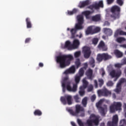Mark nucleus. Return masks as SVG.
Masks as SVG:
<instances>
[{
  "label": "nucleus",
  "instance_id": "cd10ccee",
  "mask_svg": "<svg viewBox=\"0 0 126 126\" xmlns=\"http://www.w3.org/2000/svg\"><path fill=\"white\" fill-rule=\"evenodd\" d=\"M116 108V111L122 110V103L120 102H116L114 104Z\"/></svg>",
  "mask_w": 126,
  "mask_h": 126
},
{
  "label": "nucleus",
  "instance_id": "412c9836",
  "mask_svg": "<svg viewBox=\"0 0 126 126\" xmlns=\"http://www.w3.org/2000/svg\"><path fill=\"white\" fill-rule=\"evenodd\" d=\"M79 45H80V42H79V40L78 39L74 40L73 42V44H72L73 49H77Z\"/></svg>",
  "mask_w": 126,
  "mask_h": 126
},
{
  "label": "nucleus",
  "instance_id": "b1692460",
  "mask_svg": "<svg viewBox=\"0 0 126 126\" xmlns=\"http://www.w3.org/2000/svg\"><path fill=\"white\" fill-rule=\"evenodd\" d=\"M81 77L79 76V75H76L75 77V82L76 84H74L73 85H76V91H77V85L80 82V78Z\"/></svg>",
  "mask_w": 126,
  "mask_h": 126
},
{
  "label": "nucleus",
  "instance_id": "774afa93",
  "mask_svg": "<svg viewBox=\"0 0 126 126\" xmlns=\"http://www.w3.org/2000/svg\"><path fill=\"white\" fill-rule=\"evenodd\" d=\"M122 47L123 48H124L125 49H126V44H123L122 45Z\"/></svg>",
  "mask_w": 126,
  "mask_h": 126
},
{
  "label": "nucleus",
  "instance_id": "1a4fd4ad",
  "mask_svg": "<svg viewBox=\"0 0 126 126\" xmlns=\"http://www.w3.org/2000/svg\"><path fill=\"white\" fill-rule=\"evenodd\" d=\"M119 123V117L118 115H115L113 117L112 122L109 121L107 123V126H118Z\"/></svg>",
  "mask_w": 126,
  "mask_h": 126
},
{
  "label": "nucleus",
  "instance_id": "e2e57ef3",
  "mask_svg": "<svg viewBox=\"0 0 126 126\" xmlns=\"http://www.w3.org/2000/svg\"><path fill=\"white\" fill-rule=\"evenodd\" d=\"M104 25H106V26H110V23L108 21H106L104 23Z\"/></svg>",
  "mask_w": 126,
  "mask_h": 126
},
{
  "label": "nucleus",
  "instance_id": "423d86ee",
  "mask_svg": "<svg viewBox=\"0 0 126 126\" xmlns=\"http://www.w3.org/2000/svg\"><path fill=\"white\" fill-rule=\"evenodd\" d=\"M60 101L63 105H72V96L69 94H65L63 96H61Z\"/></svg>",
  "mask_w": 126,
  "mask_h": 126
},
{
  "label": "nucleus",
  "instance_id": "20e7f679",
  "mask_svg": "<svg viewBox=\"0 0 126 126\" xmlns=\"http://www.w3.org/2000/svg\"><path fill=\"white\" fill-rule=\"evenodd\" d=\"M68 111L69 113L72 115V116H75V117H78V114L81 112H82V113L80 115V117H84L85 116V113H84V108L79 104H77L75 106V111H74L72 109H68Z\"/></svg>",
  "mask_w": 126,
  "mask_h": 126
},
{
  "label": "nucleus",
  "instance_id": "6e6552de",
  "mask_svg": "<svg viewBox=\"0 0 126 126\" xmlns=\"http://www.w3.org/2000/svg\"><path fill=\"white\" fill-rule=\"evenodd\" d=\"M97 94L99 97H101L102 96H103L104 97H108V96H110V95L112 94V92L108 90L107 88H104L103 89L98 90Z\"/></svg>",
  "mask_w": 126,
  "mask_h": 126
},
{
  "label": "nucleus",
  "instance_id": "de8ad7c7",
  "mask_svg": "<svg viewBox=\"0 0 126 126\" xmlns=\"http://www.w3.org/2000/svg\"><path fill=\"white\" fill-rule=\"evenodd\" d=\"M81 55V52L80 51H77L74 53V56L75 58H79Z\"/></svg>",
  "mask_w": 126,
  "mask_h": 126
},
{
  "label": "nucleus",
  "instance_id": "0eeeda50",
  "mask_svg": "<svg viewBox=\"0 0 126 126\" xmlns=\"http://www.w3.org/2000/svg\"><path fill=\"white\" fill-rule=\"evenodd\" d=\"M111 12L113 14L111 15V17L117 19L120 18V12L121 11V8L118 6H114L111 8Z\"/></svg>",
  "mask_w": 126,
  "mask_h": 126
},
{
  "label": "nucleus",
  "instance_id": "603ef678",
  "mask_svg": "<svg viewBox=\"0 0 126 126\" xmlns=\"http://www.w3.org/2000/svg\"><path fill=\"white\" fill-rule=\"evenodd\" d=\"M77 123L79 126H84V124H83V122H82V121H81V120L78 119Z\"/></svg>",
  "mask_w": 126,
  "mask_h": 126
},
{
  "label": "nucleus",
  "instance_id": "5fc2aeb1",
  "mask_svg": "<svg viewBox=\"0 0 126 126\" xmlns=\"http://www.w3.org/2000/svg\"><path fill=\"white\" fill-rule=\"evenodd\" d=\"M114 85V83L112 81H109L107 83V86H113Z\"/></svg>",
  "mask_w": 126,
  "mask_h": 126
},
{
  "label": "nucleus",
  "instance_id": "09e8293b",
  "mask_svg": "<svg viewBox=\"0 0 126 126\" xmlns=\"http://www.w3.org/2000/svg\"><path fill=\"white\" fill-rule=\"evenodd\" d=\"M120 126H126V121L125 119H123L121 120L120 122Z\"/></svg>",
  "mask_w": 126,
  "mask_h": 126
},
{
  "label": "nucleus",
  "instance_id": "c9c22d12",
  "mask_svg": "<svg viewBox=\"0 0 126 126\" xmlns=\"http://www.w3.org/2000/svg\"><path fill=\"white\" fill-rule=\"evenodd\" d=\"M101 31V29L99 27H96L94 26L93 30V34H96V33H98Z\"/></svg>",
  "mask_w": 126,
  "mask_h": 126
},
{
  "label": "nucleus",
  "instance_id": "e433bc0d",
  "mask_svg": "<svg viewBox=\"0 0 126 126\" xmlns=\"http://www.w3.org/2000/svg\"><path fill=\"white\" fill-rule=\"evenodd\" d=\"M74 100L76 103H80V101H81V98L79 97L78 94H76L73 97Z\"/></svg>",
  "mask_w": 126,
  "mask_h": 126
},
{
  "label": "nucleus",
  "instance_id": "f8f14e48",
  "mask_svg": "<svg viewBox=\"0 0 126 126\" xmlns=\"http://www.w3.org/2000/svg\"><path fill=\"white\" fill-rule=\"evenodd\" d=\"M122 74V71L120 70L118 72L116 73L115 70L111 71L110 73V75L112 78L114 77H116V78L114 80V81H117L118 78L121 76Z\"/></svg>",
  "mask_w": 126,
  "mask_h": 126
},
{
  "label": "nucleus",
  "instance_id": "0e129e2a",
  "mask_svg": "<svg viewBox=\"0 0 126 126\" xmlns=\"http://www.w3.org/2000/svg\"><path fill=\"white\" fill-rule=\"evenodd\" d=\"M39 66H40V67H43V66H44V64L42 63H39Z\"/></svg>",
  "mask_w": 126,
  "mask_h": 126
},
{
  "label": "nucleus",
  "instance_id": "2eb2a0df",
  "mask_svg": "<svg viewBox=\"0 0 126 126\" xmlns=\"http://www.w3.org/2000/svg\"><path fill=\"white\" fill-rule=\"evenodd\" d=\"M86 75H87L88 78L90 80H93L94 78V75H93V70L91 69H89L86 72Z\"/></svg>",
  "mask_w": 126,
  "mask_h": 126
},
{
  "label": "nucleus",
  "instance_id": "dca6fc26",
  "mask_svg": "<svg viewBox=\"0 0 126 126\" xmlns=\"http://www.w3.org/2000/svg\"><path fill=\"white\" fill-rule=\"evenodd\" d=\"M98 110L102 116H105L106 112L107 111V105H104L103 107L101 106V107L98 108Z\"/></svg>",
  "mask_w": 126,
  "mask_h": 126
},
{
  "label": "nucleus",
  "instance_id": "58836bf2",
  "mask_svg": "<svg viewBox=\"0 0 126 126\" xmlns=\"http://www.w3.org/2000/svg\"><path fill=\"white\" fill-rule=\"evenodd\" d=\"M87 86H88V82L86 81V79H83V85L81 86L80 87H82L83 88H87Z\"/></svg>",
  "mask_w": 126,
  "mask_h": 126
},
{
  "label": "nucleus",
  "instance_id": "49530a36",
  "mask_svg": "<svg viewBox=\"0 0 126 126\" xmlns=\"http://www.w3.org/2000/svg\"><path fill=\"white\" fill-rule=\"evenodd\" d=\"M98 85L99 87H102L104 84V80L102 79H98Z\"/></svg>",
  "mask_w": 126,
  "mask_h": 126
},
{
  "label": "nucleus",
  "instance_id": "a211bd4d",
  "mask_svg": "<svg viewBox=\"0 0 126 126\" xmlns=\"http://www.w3.org/2000/svg\"><path fill=\"white\" fill-rule=\"evenodd\" d=\"M93 27L94 26H90L87 28L85 32L86 35H90V34L93 35Z\"/></svg>",
  "mask_w": 126,
  "mask_h": 126
},
{
  "label": "nucleus",
  "instance_id": "c85d7f7f",
  "mask_svg": "<svg viewBox=\"0 0 126 126\" xmlns=\"http://www.w3.org/2000/svg\"><path fill=\"white\" fill-rule=\"evenodd\" d=\"M26 22L27 24V28H32V23H31V21H30V18H27L26 19Z\"/></svg>",
  "mask_w": 126,
  "mask_h": 126
},
{
  "label": "nucleus",
  "instance_id": "4c0bfd02",
  "mask_svg": "<svg viewBox=\"0 0 126 126\" xmlns=\"http://www.w3.org/2000/svg\"><path fill=\"white\" fill-rule=\"evenodd\" d=\"M122 32H124V31L120 30L116 31L114 34V37H115V38H117V37H118L119 35H124V33Z\"/></svg>",
  "mask_w": 126,
  "mask_h": 126
},
{
  "label": "nucleus",
  "instance_id": "393cba45",
  "mask_svg": "<svg viewBox=\"0 0 126 126\" xmlns=\"http://www.w3.org/2000/svg\"><path fill=\"white\" fill-rule=\"evenodd\" d=\"M77 19L78 21V23H81L83 24L84 23V18L83 16L82 15H79L77 16Z\"/></svg>",
  "mask_w": 126,
  "mask_h": 126
},
{
  "label": "nucleus",
  "instance_id": "864d4df0",
  "mask_svg": "<svg viewBox=\"0 0 126 126\" xmlns=\"http://www.w3.org/2000/svg\"><path fill=\"white\" fill-rule=\"evenodd\" d=\"M117 3L119 5H120V6H122V5L124 4V1L123 0H117Z\"/></svg>",
  "mask_w": 126,
  "mask_h": 126
},
{
  "label": "nucleus",
  "instance_id": "37998d69",
  "mask_svg": "<svg viewBox=\"0 0 126 126\" xmlns=\"http://www.w3.org/2000/svg\"><path fill=\"white\" fill-rule=\"evenodd\" d=\"M116 41L118 43H122V42H125V41H126V38L124 37H118L116 39Z\"/></svg>",
  "mask_w": 126,
  "mask_h": 126
},
{
  "label": "nucleus",
  "instance_id": "a19ab883",
  "mask_svg": "<svg viewBox=\"0 0 126 126\" xmlns=\"http://www.w3.org/2000/svg\"><path fill=\"white\" fill-rule=\"evenodd\" d=\"M77 12V9L76 8L73 9L72 11H67L68 15H73V14H75V13H76Z\"/></svg>",
  "mask_w": 126,
  "mask_h": 126
},
{
  "label": "nucleus",
  "instance_id": "f704fd0d",
  "mask_svg": "<svg viewBox=\"0 0 126 126\" xmlns=\"http://www.w3.org/2000/svg\"><path fill=\"white\" fill-rule=\"evenodd\" d=\"M94 11H85L83 13V14H84V15H85L86 18L89 19V15H90V14L93 13Z\"/></svg>",
  "mask_w": 126,
  "mask_h": 126
},
{
  "label": "nucleus",
  "instance_id": "7ed1b4c3",
  "mask_svg": "<svg viewBox=\"0 0 126 126\" xmlns=\"http://www.w3.org/2000/svg\"><path fill=\"white\" fill-rule=\"evenodd\" d=\"M71 83V82L68 80V78L67 77H65L64 78L62 82L63 91V93L65 92V86L68 91H70L71 92H76V85H74L73 86V87H71V86H70Z\"/></svg>",
  "mask_w": 126,
  "mask_h": 126
},
{
  "label": "nucleus",
  "instance_id": "ddd939ff",
  "mask_svg": "<svg viewBox=\"0 0 126 126\" xmlns=\"http://www.w3.org/2000/svg\"><path fill=\"white\" fill-rule=\"evenodd\" d=\"M124 82H126V78H123L119 80V82L117 85V88L115 90V92H116V93H119V92H121L122 90V84H123V83H124Z\"/></svg>",
  "mask_w": 126,
  "mask_h": 126
},
{
  "label": "nucleus",
  "instance_id": "ea45409f",
  "mask_svg": "<svg viewBox=\"0 0 126 126\" xmlns=\"http://www.w3.org/2000/svg\"><path fill=\"white\" fill-rule=\"evenodd\" d=\"M33 114L34 115V116H42V111H41V110H39V109H36L34 111V112H33Z\"/></svg>",
  "mask_w": 126,
  "mask_h": 126
},
{
  "label": "nucleus",
  "instance_id": "13d9d810",
  "mask_svg": "<svg viewBox=\"0 0 126 126\" xmlns=\"http://www.w3.org/2000/svg\"><path fill=\"white\" fill-rule=\"evenodd\" d=\"M30 41H31V38H27L25 41V44H27L28 43H29Z\"/></svg>",
  "mask_w": 126,
  "mask_h": 126
},
{
  "label": "nucleus",
  "instance_id": "5701e85b",
  "mask_svg": "<svg viewBox=\"0 0 126 126\" xmlns=\"http://www.w3.org/2000/svg\"><path fill=\"white\" fill-rule=\"evenodd\" d=\"M90 3V2L89 0L82 1L80 3L79 7H80V8H82V7H85V6H87V5H89Z\"/></svg>",
  "mask_w": 126,
  "mask_h": 126
},
{
  "label": "nucleus",
  "instance_id": "473e14b6",
  "mask_svg": "<svg viewBox=\"0 0 126 126\" xmlns=\"http://www.w3.org/2000/svg\"><path fill=\"white\" fill-rule=\"evenodd\" d=\"M103 102H105V99H101L97 103H96V107L99 109L101 108L102 106L101 105L103 104Z\"/></svg>",
  "mask_w": 126,
  "mask_h": 126
},
{
  "label": "nucleus",
  "instance_id": "6e6d98bb",
  "mask_svg": "<svg viewBox=\"0 0 126 126\" xmlns=\"http://www.w3.org/2000/svg\"><path fill=\"white\" fill-rule=\"evenodd\" d=\"M91 100L92 102H94L96 100V95L94 94L91 97Z\"/></svg>",
  "mask_w": 126,
  "mask_h": 126
},
{
  "label": "nucleus",
  "instance_id": "f257e3e1",
  "mask_svg": "<svg viewBox=\"0 0 126 126\" xmlns=\"http://www.w3.org/2000/svg\"><path fill=\"white\" fill-rule=\"evenodd\" d=\"M73 60V56L69 54L66 55H60L57 57V63H60L61 68H64V67L69 65L71 61Z\"/></svg>",
  "mask_w": 126,
  "mask_h": 126
},
{
  "label": "nucleus",
  "instance_id": "72a5a7b5",
  "mask_svg": "<svg viewBox=\"0 0 126 126\" xmlns=\"http://www.w3.org/2000/svg\"><path fill=\"white\" fill-rule=\"evenodd\" d=\"M81 65V62H80V60L79 59H77L75 62V66H76V68H78L79 67H80Z\"/></svg>",
  "mask_w": 126,
  "mask_h": 126
},
{
  "label": "nucleus",
  "instance_id": "3c124183",
  "mask_svg": "<svg viewBox=\"0 0 126 126\" xmlns=\"http://www.w3.org/2000/svg\"><path fill=\"white\" fill-rule=\"evenodd\" d=\"M90 63L91 65H93V67L95 66V65L94 64L95 63V60L94 59L92 58L90 61Z\"/></svg>",
  "mask_w": 126,
  "mask_h": 126
},
{
  "label": "nucleus",
  "instance_id": "338daca9",
  "mask_svg": "<svg viewBox=\"0 0 126 126\" xmlns=\"http://www.w3.org/2000/svg\"><path fill=\"white\" fill-rule=\"evenodd\" d=\"M71 124L72 126H76V124L73 122H71Z\"/></svg>",
  "mask_w": 126,
  "mask_h": 126
},
{
  "label": "nucleus",
  "instance_id": "9d476101",
  "mask_svg": "<svg viewBox=\"0 0 126 126\" xmlns=\"http://www.w3.org/2000/svg\"><path fill=\"white\" fill-rule=\"evenodd\" d=\"M83 54L85 59H89L91 55V50L89 47L85 46L83 48Z\"/></svg>",
  "mask_w": 126,
  "mask_h": 126
},
{
  "label": "nucleus",
  "instance_id": "4d7b16f0",
  "mask_svg": "<svg viewBox=\"0 0 126 126\" xmlns=\"http://www.w3.org/2000/svg\"><path fill=\"white\" fill-rule=\"evenodd\" d=\"M93 90V86L90 85L88 88V92H91Z\"/></svg>",
  "mask_w": 126,
  "mask_h": 126
},
{
  "label": "nucleus",
  "instance_id": "69168bd1",
  "mask_svg": "<svg viewBox=\"0 0 126 126\" xmlns=\"http://www.w3.org/2000/svg\"><path fill=\"white\" fill-rule=\"evenodd\" d=\"M102 76L103 77V76H104V75H105V70H104V69H102Z\"/></svg>",
  "mask_w": 126,
  "mask_h": 126
},
{
  "label": "nucleus",
  "instance_id": "8fccbe9b",
  "mask_svg": "<svg viewBox=\"0 0 126 126\" xmlns=\"http://www.w3.org/2000/svg\"><path fill=\"white\" fill-rule=\"evenodd\" d=\"M98 41H99V39H98V38H94V39H93V40H92L93 44H94V45H97V44H98Z\"/></svg>",
  "mask_w": 126,
  "mask_h": 126
},
{
  "label": "nucleus",
  "instance_id": "052dcab7",
  "mask_svg": "<svg viewBox=\"0 0 126 126\" xmlns=\"http://www.w3.org/2000/svg\"><path fill=\"white\" fill-rule=\"evenodd\" d=\"M114 0H107L108 4H112L114 2Z\"/></svg>",
  "mask_w": 126,
  "mask_h": 126
},
{
  "label": "nucleus",
  "instance_id": "c756f323",
  "mask_svg": "<svg viewBox=\"0 0 126 126\" xmlns=\"http://www.w3.org/2000/svg\"><path fill=\"white\" fill-rule=\"evenodd\" d=\"M88 102V97L86 96L83 98L82 100V105L83 106V107H84L85 108L87 107Z\"/></svg>",
  "mask_w": 126,
  "mask_h": 126
},
{
  "label": "nucleus",
  "instance_id": "bb28decb",
  "mask_svg": "<svg viewBox=\"0 0 126 126\" xmlns=\"http://www.w3.org/2000/svg\"><path fill=\"white\" fill-rule=\"evenodd\" d=\"M70 32L71 33V38L72 39H74V38H75V34L77 33V31L76 30V28H73L71 29L70 31Z\"/></svg>",
  "mask_w": 126,
  "mask_h": 126
},
{
  "label": "nucleus",
  "instance_id": "aec40b11",
  "mask_svg": "<svg viewBox=\"0 0 126 126\" xmlns=\"http://www.w3.org/2000/svg\"><path fill=\"white\" fill-rule=\"evenodd\" d=\"M64 48L69 50H72L73 49L72 47V44H71V43L70 42V41L68 40L65 42Z\"/></svg>",
  "mask_w": 126,
  "mask_h": 126
},
{
  "label": "nucleus",
  "instance_id": "79ce46f5",
  "mask_svg": "<svg viewBox=\"0 0 126 126\" xmlns=\"http://www.w3.org/2000/svg\"><path fill=\"white\" fill-rule=\"evenodd\" d=\"M116 111V106L114 104H112L110 106V113H115Z\"/></svg>",
  "mask_w": 126,
  "mask_h": 126
},
{
  "label": "nucleus",
  "instance_id": "4468645a",
  "mask_svg": "<svg viewBox=\"0 0 126 126\" xmlns=\"http://www.w3.org/2000/svg\"><path fill=\"white\" fill-rule=\"evenodd\" d=\"M97 48L99 50H102L103 52H105L108 50V48L107 47V46H106V44H105V42L102 40L100 41L97 46Z\"/></svg>",
  "mask_w": 126,
  "mask_h": 126
},
{
  "label": "nucleus",
  "instance_id": "bf43d9fd",
  "mask_svg": "<svg viewBox=\"0 0 126 126\" xmlns=\"http://www.w3.org/2000/svg\"><path fill=\"white\" fill-rule=\"evenodd\" d=\"M94 86L95 88H98V82L96 80H94Z\"/></svg>",
  "mask_w": 126,
  "mask_h": 126
},
{
  "label": "nucleus",
  "instance_id": "6ab92c4d",
  "mask_svg": "<svg viewBox=\"0 0 126 126\" xmlns=\"http://www.w3.org/2000/svg\"><path fill=\"white\" fill-rule=\"evenodd\" d=\"M92 21L98 22L101 20V16L99 14H96L92 17Z\"/></svg>",
  "mask_w": 126,
  "mask_h": 126
},
{
  "label": "nucleus",
  "instance_id": "2f4dec72",
  "mask_svg": "<svg viewBox=\"0 0 126 126\" xmlns=\"http://www.w3.org/2000/svg\"><path fill=\"white\" fill-rule=\"evenodd\" d=\"M103 30L105 33H106L109 35V36H111L112 34H113V31L110 29L104 28Z\"/></svg>",
  "mask_w": 126,
  "mask_h": 126
},
{
  "label": "nucleus",
  "instance_id": "7c9ffc66",
  "mask_svg": "<svg viewBox=\"0 0 126 126\" xmlns=\"http://www.w3.org/2000/svg\"><path fill=\"white\" fill-rule=\"evenodd\" d=\"M85 88H82V87H80V91H79V94L81 96H84L85 95Z\"/></svg>",
  "mask_w": 126,
  "mask_h": 126
},
{
  "label": "nucleus",
  "instance_id": "f3484780",
  "mask_svg": "<svg viewBox=\"0 0 126 126\" xmlns=\"http://www.w3.org/2000/svg\"><path fill=\"white\" fill-rule=\"evenodd\" d=\"M75 72V66L73 65L69 69H66L64 72V74H68V73H74Z\"/></svg>",
  "mask_w": 126,
  "mask_h": 126
},
{
  "label": "nucleus",
  "instance_id": "a18cd8bd",
  "mask_svg": "<svg viewBox=\"0 0 126 126\" xmlns=\"http://www.w3.org/2000/svg\"><path fill=\"white\" fill-rule=\"evenodd\" d=\"M114 66L116 68L120 69V68H121L122 66H123V64L122 63H117L114 64Z\"/></svg>",
  "mask_w": 126,
  "mask_h": 126
},
{
  "label": "nucleus",
  "instance_id": "c03bdc74",
  "mask_svg": "<svg viewBox=\"0 0 126 126\" xmlns=\"http://www.w3.org/2000/svg\"><path fill=\"white\" fill-rule=\"evenodd\" d=\"M84 74V70L83 68H81L79 71V73L77 74V75H79L80 77L83 76V75Z\"/></svg>",
  "mask_w": 126,
  "mask_h": 126
},
{
  "label": "nucleus",
  "instance_id": "39448f33",
  "mask_svg": "<svg viewBox=\"0 0 126 126\" xmlns=\"http://www.w3.org/2000/svg\"><path fill=\"white\" fill-rule=\"evenodd\" d=\"M112 58V56L109 55V54L107 53L98 54L96 57V61L98 62V63H101L103 62V61L104 62H106V61H109V60H111Z\"/></svg>",
  "mask_w": 126,
  "mask_h": 126
},
{
  "label": "nucleus",
  "instance_id": "4be33fe9",
  "mask_svg": "<svg viewBox=\"0 0 126 126\" xmlns=\"http://www.w3.org/2000/svg\"><path fill=\"white\" fill-rule=\"evenodd\" d=\"M114 53V55H116V57L118 59H120V58H122L123 56H124L123 52L120 51L119 50H115Z\"/></svg>",
  "mask_w": 126,
  "mask_h": 126
},
{
  "label": "nucleus",
  "instance_id": "680f3d73",
  "mask_svg": "<svg viewBox=\"0 0 126 126\" xmlns=\"http://www.w3.org/2000/svg\"><path fill=\"white\" fill-rule=\"evenodd\" d=\"M122 65H124V64H126V59L123 60V62L121 63Z\"/></svg>",
  "mask_w": 126,
  "mask_h": 126
},
{
  "label": "nucleus",
  "instance_id": "9b49d317",
  "mask_svg": "<svg viewBox=\"0 0 126 126\" xmlns=\"http://www.w3.org/2000/svg\"><path fill=\"white\" fill-rule=\"evenodd\" d=\"M100 7H104V4H103V1H99L98 3H95L94 5H91L88 6V8L93 10V9H99Z\"/></svg>",
  "mask_w": 126,
  "mask_h": 126
},
{
  "label": "nucleus",
  "instance_id": "f03ea898",
  "mask_svg": "<svg viewBox=\"0 0 126 126\" xmlns=\"http://www.w3.org/2000/svg\"><path fill=\"white\" fill-rule=\"evenodd\" d=\"M100 116L96 115L94 114H92L89 119L87 120L86 126H98L100 123Z\"/></svg>",
  "mask_w": 126,
  "mask_h": 126
},
{
  "label": "nucleus",
  "instance_id": "a878e982",
  "mask_svg": "<svg viewBox=\"0 0 126 126\" xmlns=\"http://www.w3.org/2000/svg\"><path fill=\"white\" fill-rule=\"evenodd\" d=\"M82 24H83L78 23L75 25V28L77 31H78V30H82V29L84 28V27L82 25Z\"/></svg>",
  "mask_w": 126,
  "mask_h": 126
}]
</instances>
